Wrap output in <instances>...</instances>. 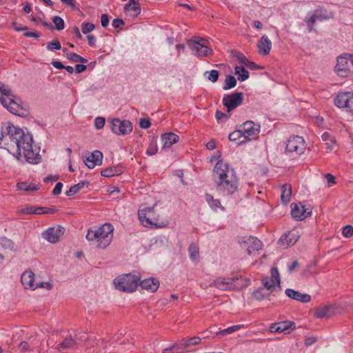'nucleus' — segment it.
<instances>
[{
    "label": "nucleus",
    "mask_w": 353,
    "mask_h": 353,
    "mask_svg": "<svg viewBox=\"0 0 353 353\" xmlns=\"http://www.w3.org/2000/svg\"><path fill=\"white\" fill-rule=\"evenodd\" d=\"M32 137L21 128L8 123L2 128L0 134V148H5L17 159L24 156L26 160L32 164H37L41 160L37 148H33Z\"/></svg>",
    "instance_id": "obj_1"
},
{
    "label": "nucleus",
    "mask_w": 353,
    "mask_h": 353,
    "mask_svg": "<svg viewBox=\"0 0 353 353\" xmlns=\"http://www.w3.org/2000/svg\"><path fill=\"white\" fill-rule=\"evenodd\" d=\"M212 179L217 192L223 196L232 195L238 190L239 180L234 170L222 160L216 163Z\"/></svg>",
    "instance_id": "obj_2"
},
{
    "label": "nucleus",
    "mask_w": 353,
    "mask_h": 353,
    "mask_svg": "<svg viewBox=\"0 0 353 353\" xmlns=\"http://www.w3.org/2000/svg\"><path fill=\"white\" fill-rule=\"evenodd\" d=\"M113 232V225L106 223L99 227L88 229L85 238L94 247L105 249L112 241Z\"/></svg>",
    "instance_id": "obj_3"
},
{
    "label": "nucleus",
    "mask_w": 353,
    "mask_h": 353,
    "mask_svg": "<svg viewBox=\"0 0 353 353\" xmlns=\"http://www.w3.org/2000/svg\"><path fill=\"white\" fill-rule=\"evenodd\" d=\"M17 97L13 94L11 89L6 85L0 82V102L10 113L19 115L22 107L17 101Z\"/></svg>",
    "instance_id": "obj_4"
},
{
    "label": "nucleus",
    "mask_w": 353,
    "mask_h": 353,
    "mask_svg": "<svg viewBox=\"0 0 353 353\" xmlns=\"http://www.w3.org/2000/svg\"><path fill=\"white\" fill-rule=\"evenodd\" d=\"M139 282V278L131 274L119 276L114 280L115 288L120 291L125 292L134 291L138 286Z\"/></svg>",
    "instance_id": "obj_5"
},
{
    "label": "nucleus",
    "mask_w": 353,
    "mask_h": 353,
    "mask_svg": "<svg viewBox=\"0 0 353 353\" xmlns=\"http://www.w3.org/2000/svg\"><path fill=\"white\" fill-rule=\"evenodd\" d=\"M335 72L342 77H349L353 75V56L345 54L337 59Z\"/></svg>",
    "instance_id": "obj_6"
},
{
    "label": "nucleus",
    "mask_w": 353,
    "mask_h": 353,
    "mask_svg": "<svg viewBox=\"0 0 353 353\" xmlns=\"http://www.w3.org/2000/svg\"><path fill=\"white\" fill-rule=\"evenodd\" d=\"M244 139L239 142V145H243L254 139L260 132L261 125L254 123L252 121H247L240 125Z\"/></svg>",
    "instance_id": "obj_7"
},
{
    "label": "nucleus",
    "mask_w": 353,
    "mask_h": 353,
    "mask_svg": "<svg viewBox=\"0 0 353 353\" xmlns=\"http://www.w3.org/2000/svg\"><path fill=\"white\" fill-rule=\"evenodd\" d=\"M305 149V141L302 137L293 135L287 141L285 151L288 153L301 155L304 153Z\"/></svg>",
    "instance_id": "obj_8"
},
{
    "label": "nucleus",
    "mask_w": 353,
    "mask_h": 353,
    "mask_svg": "<svg viewBox=\"0 0 353 353\" xmlns=\"http://www.w3.org/2000/svg\"><path fill=\"white\" fill-rule=\"evenodd\" d=\"M205 40L197 37V40L189 39L187 41L188 46L192 54L197 57H208L212 53V50L209 48L203 42Z\"/></svg>",
    "instance_id": "obj_9"
},
{
    "label": "nucleus",
    "mask_w": 353,
    "mask_h": 353,
    "mask_svg": "<svg viewBox=\"0 0 353 353\" xmlns=\"http://www.w3.org/2000/svg\"><path fill=\"white\" fill-rule=\"evenodd\" d=\"M154 206L147 207L143 206L139 209L138 212V216L140 222L145 227H149L155 225L157 227H162V225H158L155 216ZM167 223L164 224L163 226L166 225Z\"/></svg>",
    "instance_id": "obj_10"
},
{
    "label": "nucleus",
    "mask_w": 353,
    "mask_h": 353,
    "mask_svg": "<svg viewBox=\"0 0 353 353\" xmlns=\"http://www.w3.org/2000/svg\"><path fill=\"white\" fill-rule=\"evenodd\" d=\"M241 279L238 277H219L210 284L221 290H231L241 288Z\"/></svg>",
    "instance_id": "obj_11"
},
{
    "label": "nucleus",
    "mask_w": 353,
    "mask_h": 353,
    "mask_svg": "<svg viewBox=\"0 0 353 353\" xmlns=\"http://www.w3.org/2000/svg\"><path fill=\"white\" fill-rule=\"evenodd\" d=\"M111 130L117 135H126L132 132V123L129 120H121L119 118L112 119L110 121Z\"/></svg>",
    "instance_id": "obj_12"
},
{
    "label": "nucleus",
    "mask_w": 353,
    "mask_h": 353,
    "mask_svg": "<svg viewBox=\"0 0 353 353\" xmlns=\"http://www.w3.org/2000/svg\"><path fill=\"white\" fill-rule=\"evenodd\" d=\"M336 106L339 108H345L353 114V92H341L334 99Z\"/></svg>",
    "instance_id": "obj_13"
},
{
    "label": "nucleus",
    "mask_w": 353,
    "mask_h": 353,
    "mask_svg": "<svg viewBox=\"0 0 353 353\" xmlns=\"http://www.w3.org/2000/svg\"><path fill=\"white\" fill-rule=\"evenodd\" d=\"M262 283L263 288L270 292H273L276 290V288H281V279L279 270L276 268H272L271 269L270 276H264L262 279Z\"/></svg>",
    "instance_id": "obj_14"
},
{
    "label": "nucleus",
    "mask_w": 353,
    "mask_h": 353,
    "mask_svg": "<svg viewBox=\"0 0 353 353\" xmlns=\"http://www.w3.org/2000/svg\"><path fill=\"white\" fill-rule=\"evenodd\" d=\"M243 101V94L236 92L223 97L222 103L227 108V112H230L241 105Z\"/></svg>",
    "instance_id": "obj_15"
},
{
    "label": "nucleus",
    "mask_w": 353,
    "mask_h": 353,
    "mask_svg": "<svg viewBox=\"0 0 353 353\" xmlns=\"http://www.w3.org/2000/svg\"><path fill=\"white\" fill-rule=\"evenodd\" d=\"M64 228L60 225L47 229L41 234L42 237L51 243L58 242L64 234Z\"/></svg>",
    "instance_id": "obj_16"
},
{
    "label": "nucleus",
    "mask_w": 353,
    "mask_h": 353,
    "mask_svg": "<svg viewBox=\"0 0 353 353\" xmlns=\"http://www.w3.org/2000/svg\"><path fill=\"white\" fill-rule=\"evenodd\" d=\"M300 237L299 232L296 229H293L283 234L279 239L280 246L287 248L296 243Z\"/></svg>",
    "instance_id": "obj_17"
},
{
    "label": "nucleus",
    "mask_w": 353,
    "mask_h": 353,
    "mask_svg": "<svg viewBox=\"0 0 353 353\" xmlns=\"http://www.w3.org/2000/svg\"><path fill=\"white\" fill-rule=\"evenodd\" d=\"M291 208L292 217L297 221H301L306 219L312 213L310 208H307L301 203H292Z\"/></svg>",
    "instance_id": "obj_18"
},
{
    "label": "nucleus",
    "mask_w": 353,
    "mask_h": 353,
    "mask_svg": "<svg viewBox=\"0 0 353 353\" xmlns=\"http://www.w3.org/2000/svg\"><path fill=\"white\" fill-rule=\"evenodd\" d=\"M103 154L99 150H94L84 160L85 165L89 169H93L97 165L102 164Z\"/></svg>",
    "instance_id": "obj_19"
},
{
    "label": "nucleus",
    "mask_w": 353,
    "mask_h": 353,
    "mask_svg": "<svg viewBox=\"0 0 353 353\" xmlns=\"http://www.w3.org/2000/svg\"><path fill=\"white\" fill-rule=\"evenodd\" d=\"M21 282L26 289L34 290L37 286L34 283V274L31 270L25 271L21 276Z\"/></svg>",
    "instance_id": "obj_20"
},
{
    "label": "nucleus",
    "mask_w": 353,
    "mask_h": 353,
    "mask_svg": "<svg viewBox=\"0 0 353 353\" xmlns=\"http://www.w3.org/2000/svg\"><path fill=\"white\" fill-rule=\"evenodd\" d=\"M285 294L289 298L301 302L303 303H307L311 301V296L310 294H303L291 288L286 289L285 291Z\"/></svg>",
    "instance_id": "obj_21"
},
{
    "label": "nucleus",
    "mask_w": 353,
    "mask_h": 353,
    "mask_svg": "<svg viewBox=\"0 0 353 353\" xmlns=\"http://www.w3.org/2000/svg\"><path fill=\"white\" fill-rule=\"evenodd\" d=\"M244 243L248 244L247 251L249 254H251L254 251H258L262 248V242L256 237L249 236L245 238Z\"/></svg>",
    "instance_id": "obj_22"
},
{
    "label": "nucleus",
    "mask_w": 353,
    "mask_h": 353,
    "mask_svg": "<svg viewBox=\"0 0 353 353\" xmlns=\"http://www.w3.org/2000/svg\"><path fill=\"white\" fill-rule=\"evenodd\" d=\"M259 53L262 55H267L270 53L272 48V41L267 35L261 37L258 45Z\"/></svg>",
    "instance_id": "obj_23"
},
{
    "label": "nucleus",
    "mask_w": 353,
    "mask_h": 353,
    "mask_svg": "<svg viewBox=\"0 0 353 353\" xmlns=\"http://www.w3.org/2000/svg\"><path fill=\"white\" fill-rule=\"evenodd\" d=\"M140 286L150 292H156L159 287V282L154 278L144 279L140 282Z\"/></svg>",
    "instance_id": "obj_24"
},
{
    "label": "nucleus",
    "mask_w": 353,
    "mask_h": 353,
    "mask_svg": "<svg viewBox=\"0 0 353 353\" xmlns=\"http://www.w3.org/2000/svg\"><path fill=\"white\" fill-rule=\"evenodd\" d=\"M294 325V323L283 321L279 322L277 323H273L270 326V332H283L288 330L292 325Z\"/></svg>",
    "instance_id": "obj_25"
},
{
    "label": "nucleus",
    "mask_w": 353,
    "mask_h": 353,
    "mask_svg": "<svg viewBox=\"0 0 353 353\" xmlns=\"http://www.w3.org/2000/svg\"><path fill=\"white\" fill-rule=\"evenodd\" d=\"M139 0H130V2L125 5V12L132 11L133 13L130 15L138 16L141 13V7L139 3Z\"/></svg>",
    "instance_id": "obj_26"
},
{
    "label": "nucleus",
    "mask_w": 353,
    "mask_h": 353,
    "mask_svg": "<svg viewBox=\"0 0 353 353\" xmlns=\"http://www.w3.org/2000/svg\"><path fill=\"white\" fill-rule=\"evenodd\" d=\"M179 139L178 135L174 133L169 132L162 135L161 140L163 142V147H170L173 144L176 143Z\"/></svg>",
    "instance_id": "obj_27"
},
{
    "label": "nucleus",
    "mask_w": 353,
    "mask_h": 353,
    "mask_svg": "<svg viewBox=\"0 0 353 353\" xmlns=\"http://www.w3.org/2000/svg\"><path fill=\"white\" fill-rule=\"evenodd\" d=\"M334 308L332 305H325L318 308L316 311V316L318 318H327L333 315Z\"/></svg>",
    "instance_id": "obj_28"
},
{
    "label": "nucleus",
    "mask_w": 353,
    "mask_h": 353,
    "mask_svg": "<svg viewBox=\"0 0 353 353\" xmlns=\"http://www.w3.org/2000/svg\"><path fill=\"white\" fill-rule=\"evenodd\" d=\"M281 199L283 204L288 203L291 199L292 187L290 184L285 183L281 187Z\"/></svg>",
    "instance_id": "obj_29"
},
{
    "label": "nucleus",
    "mask_w": 353,
    "mask_h": 353,
    "mask_svg": "<svg viewBox=\"0 0 353 353\" xmlns=\"http://www.w3.org/2000/svg\"><path fill=\"white\" fill-rule=\"evenodd\" d=\"M76 341L71 336H68L64 339V340L58 343L56 346V349L61 351L62 350H67L73 348L76 345Z\"/></svg>",
    "instance_id": "obj_30"
},
{
    "label": "nucleus",
    "mask_w": 353,
    "mask_h": 353,
    "mask_svg": "<svg viewBox=\"0 0 353 353\" xmlns=\"http://www.w3.org/2000/svg\"><path fill=\"white\" fill-rule=\"evenodd\" d=\"M89 182L88 181H81L77 184H75L70 188V189L66 191L65 194L68 196H72L77 193H78L85 186H88Z\"/></svg>",
    "instance_id": "obj_31"
},
{
    "label": "nucleus",
    "mask_w": 353,
    "mask_h": 353,
    "mask_svg": "<svg viewBox=\"0 0 353 353\" xmlns=\"http://www.w3.org/2000/svg\"><path fill=\"white\" fill-rule=\"evenodd\" d=\"M123 172L121 167L108 168L101 171V174L105 177H111L113 176L119 175Z\"/></svg>",
    "instance_id": "obj_32"
},
{
    "label": "nucleus",
    "mask_w": 353,
    "mask_h": 353,
    "mask_svg": "<svg viewBox=\"0 0 353 353\" xmlns=\"http://www.w3.org/2000/svg\"><path fill=\"white\" fill-rule=\"evenodd\" d=\"M235 74L239 75L238 79L244 81L249 78V72L243 66H236L234 68Z\"/></svg>",
    "instance_id": "obj_33"
},
{
    "label": "nucleus",
    "mask_w": 353,
    "mask_h": 353,
    "mask_svg": "<svg viewBox=\"0 0 353 353\" xmlns=\"http://www.w3.org/2000/svg\"><path fill=\"white\" fill-rule=\"evenodd\" d=\"M228 138H229L230 141H231L232 142H235L236 143H237L239 145V142H240V141H241L242 139H244V136L242 133L241 128L239 127V128L238 130H234V132H231L229 134Z\"/></svg>",
    "instance_id": "obj_34"
},
{
    "label": "nucleus",
    "mask_w": 353,
    "mask_h": 353,
    "mask_svg": "<svg viewBox=\"0 0 353 353\" xmlns=\"http://www.w3.org/2000/svg\"><path fill=\"white\" fill-rule=\"evenodd\" d=\"M272 292L267 290V289L263 288H259L256 290H255L253 293L254 297L257 300H262L265 299L270 296Z\"/></svg>",
    "instance_id": "obj_35"
},
{
    "label": "nucleus",
    "mask_w": 353,
    "mask_h": 353,
    "mask_svg": "<svg viewBox=\"0 0 353 353\" xmlns=\"http://www.w3.org/2000/svg\"><path fill=\"white\" fill-rule=\"evenodd\" d=\"M200 341H201V339L198 336H194V337H192V338H190L188 339H183L181 340L180 345L183 348H188L192 345H196V344L199 343Z\"/></svg>",
    "instance_id": "obj_36"
},
{
    "label": "nucleus",
    "mask_w": 353,
    "mask_h": 353,
    "mask_svg": "<svg viewBox=\"0 0 353 353\" xmlns=\"http://www.w3.org/2000/svg\"><path fill=\"white\" fill-rule=\"evenodd\" d=\"M203 76L212 83H215L219 79V72L216 70H212L205 72Z\"/></svg>",
    "instance_id": "obj_37"
},
{
    "label": "nucleus",
    "mask_w": 353,
    "mask_h": 353,
    "mask_svg": "<svg viewBox=\"0 0 353 353\" xmlns=\"http://www.w3.org/2000/svg\"><path fill=\"white\" fill-rule=\"evenodd\" d=\"M188 253L190 260L192 261H196L199 256L198 246L194 243L190 244L188 248Z\"/></svg>",
    "instance_id": "obj_38"
},
{
    "label": "nucleus",
    "mask_w": 353,
    "mask_h": 353,
    "mask_svg": "<svg viewBox=\"0 0 353 353\" xmlns=\"http://www.w3.org/2000/svg\"><path fill=\"white\" fill-rule=\"evenodd\" d=\"M205 200L210 206V208H212L213 210H216L217 208L221 207V203L219 200L214 199V197L210 194H205Z\"/></svg>",
    "instance_id": "obj_39"
},
{
    "label": "nucleus",
    "mask_w": 353,
    "mask_h": 353,
    "mask_svg": "<svg viewBox=\"0 0 353 353\" xmlns=\"http://www.w3.org/2000/svg\"><path fill=\"white\" fill-rule=\"evenodd\" d=\"M236 85V79L233 76H227L225 80V84L223 87L224 90H228L234 88Z\"/></svg>",
    "instance_id": "obj_40"
},
{
    "label": "nucleus",
    "mask_w": 353,
    "mask_h": 353,
    "mask_svg": "<svg viewBox=\"0 0 353 353\" xmlns=\"http://www.w3.org/2000/svg\"><path fill=\"white\" fill-rule=\"evenodd\" d=\"M0 246H1L5 250H13L14 248V243L6 237L0 238Z\"/></svg>",
    "instance_id": "obj_41"
},
{
    "label": "nucleus",
    "mask_w": 353,
    "mask_h": 353,
    "mask_svg": "<svg viewBox=\"0 0 353 353\" xmlns=\"http://www.w3.org/2000/svg\"><path fill=\"white\" fill-rule=\"evenodd\" d=\"M242 327H243L242 325H233V326L230 327H228L227 329H224V330H221V331H219L218 332H216V335H223V336H225V335H227V334H232V333L234 332L236 330H239Z\"/></svg>",
    "instance_id": "obj_42"
},
{
    "label": "nucleus",
    "mask_w": 353,
    "mask_h": 353,
    "mask_svg": "<svg viewBox=\"0 0 353 353\" xmlns=\"http://www.w3.org/2000/svg\"><path fill=\"white\" fill-rule=\"evenodd\" d=\"M67 58L73 62H81L83 63H86L88 62V60L80 55L72 52L66 54Z\"/></svg>",
    "instance_id": "obj_43"
},
{
    "label": "nucleus",
    "mask_w": 353,
    "mask_h": 353,
    "mask_svg": "<svg viewBox=\"0 0 353 353\" xmlns=\"http://www.w3.org/2000/svg\"><path fill=\"white\" fill-rule=\"evenodd\" d=\"M17 187L19 190L30 191V190H37L38 188L33 184H30L26 182H20L18 183Z\"/></svg>",
    "instance_id": "obj_44"
},
{
    "label": "nucleus",
    "mask_w": 353,
    "mask_h": 353,
    "mask_svg": "<svg viewBox=\"0 0 353 353\" xmlns=\"http://www.w3.org/2000/svg\"><path fill=\"white\" fill-rule=\"evenodd\" d=\"M305 21L307 23L309 32H312L313 30V25L316 23V21H317V19L316 18L314 13L313 12L310 15L308 14L305 17Z\"/></svg>",
    "instance_id": "obj_45"
},
{
    "label": "nucleus",
    "mask_w": 353,
    "mask_h": 353,
    "mask_svg": "<svg viewBox=\"0 0 353 353\" xmlns=\"http://www.w3.org/2000/svg\"><path fill=\"white\" fill-rule=\"evenodd\" d=\"M52 22L54 24L55 28L57 30H61L64 29L65 23L63 19L59 16H55L52 18Z\"/></svg>",
    "instance_id": "obj_46"
},
{
    "label": "nucleus",
    "mask_w": 353,
    "mask_h": 353,
    "mask_svg": "<svg viewBox=\"0 0 353 353\" xmlns=\"http://www.w3.org/2000/svg\"><path fill=\"white\" fill-rule=\"evenodd\" d=\"M46 48L49 51H54V50H60L61 48V43L59 42V41L57 39H55L51 42L48 43Z\"/></svg>",
    "instance_id": "obj_47"
},
{
    "label": "nucleus",
    "mask_w": 353,
    "mask_h": 353,
    "mask_svg": "<svg viewBox=\"0 0 353 353\" xmlns=\"http://www.w3.org/2000/svg\"><path fill=\"white\" fill-rule=\"evenodd\" d=\"M95 28V26L92 23L83 22L81 25V31L83 34H88L92 32Z\"/></svg>",
    "instance_id": "obj_48"
},
{
    "label": "nucleus",
    "mask_w": 353,
    "mask_h": 353,
    "mask_svg": "<svg viewBox=\"0 0 353 353\" xmlns=\"http://www.w3.org/2000/svg\"><path fill=\"white\" fill-rule=\"evenodd\" d=\"M342 234L346 238L352 237L353 236V227L350 225L343 227Z\"/></svg>",
    "instance_id": "obj_49"
},
{
    "label": "nucleus",
    "mask_w": 353,
    "mask_h": 353,
    "mask_svg": "<svg viewBox=\"0 0 353 353\" xmlns=\"http://www.w3.org/2000/svg\"><path fill=\"white\" fill-rule=\"evenodd\" d=\"M157 151L158 148L157 143L155 142H152L147 149L146 154L148 155L151 156L155 154L157 152Z\"/></svg>",
    "instance_id": "obj_50"
},
{
    "label": "nucleus",
    "mask_w": 353,
    "mask_h": 353,
    "mask_svg": "<svg viewBox=\"0 0 353 353\" xmlns=\"http://www.w3.org/2000/svg\"><path fill=\"white\" fill-rule=\"evenodd\" d=\"M105 118L101 117H98L94 119V127L97 130L102 129L105 125Z\"/></svg>",
    "instance_id": "obj_51"
},
{
    "label": "nucleus",
    "mask_w": 353,
    "mask_h": 353,
    "mask_svg": "<svg viewBox=\"0 0 353 353\" xmlns=\"http://www.w3.org/2000/svg\"><path fill=\"white\" fill-rule=\"evenodd\" d=\"M234 57L239 61V63L244 65L246 63L248 60L246 57H245L241 52L234 51Z\"/></svg>",
    "instance_id": "obj_52"
},
{
    "label": "nucleus",
    "mask_w": 353,
    "mask_h": 353,
    "mask_svg": "<svg viewBox=\"0 0 353 353\" xmlns=\"http://www.w3.org/2000/svg\"><path fill=\"white\" fill-rule=\"evenodd\" d=\"M316 18L317 19V21H323L325 19H329V17L326 14L323 13L322 10H316L314 12Z\"/></svg>",
    "instance_id": "obj_53"
},
{
    "label": "nucleus",
    "mask_w": 353,
    "mask_h": 353,
    "mask_svg": "<svg viewBox=\"0 0 353 353\" xmlns=\"http://www.w3.org/2000/svg\"><path fill=\"white\" fill-rule=\"evenodd\" d=\"M139 125L143 129H148L150 127L151 123L148 118H141L139 120Z\"/></svg>",
    "instance_id": "obj_54"
},
{
    "label": "nucleus",
    "mask_w": 353,
    "mask_h": 353,
    "mask_svg": "<svg viewBox=\"0 0 353 353\" xmlns=\"http://www.w3.org/2000/svg\"><path fill=\"white\" fill-rule=\"evenodd\" d=\"M35 206L28 205L21 210V213L24 214H34Z\"/></svg>",
    "instance_id": "obj_55"
},
{
    "label": "nucleus",
    "mask_w": 353,
    "mask_h": 353,
    "mask_svg": "<svg viewBox=\"0 0 353 353\" xmlns=\"http://www.w3.org/2000/svg\"><path fill=\"white\" fill-rule=\"evenodd\" d=\"M37 288H41L47 290H51L52 288V284L50 282H38L35 283Z\"/></svg>",
    "instance_id": "obj_56"
},
{
    "label": "nucleus",
    "mask_w": 353,
    "mask_h": 353,
    "mask_svg": "<svg viewBox=\"0 0 353 353\" xmlns=\"http://www.w3.org/2000/svg\"><path fill=\"white\" fill-rule=\"evenodd\" d=\"M101 26L104 28L107 27L109 24V17L108 14H103L101 16Z\"/></svg>",
    "instance_id": "obj_57"
},
{
    "label": "nucleus",
    "mask_w": 353,
    "mask_h": 353,
    "mask_svg": "<svg viewBox=\"0 0 353 353\" xmlns=\"http://www.w3.org/2000/svg\"><path fill=\"white\" fill-rule=\"evenodd\" d=\"M63 184L61 182H58L52 190L54 195H59L61 192Z\"/></svg>",
    "instance_id": "obj_58"
},
{
    "label": "nucleus",
    "mask_w": 353,
    "mask_h": 353,
    "mask_svg": "<svg viewBox=\"0 0 353 353\" xmlns=\"http://www.w3.org/2000/svg\"><path fill=\"white\" fill-rule=\"evenodd\" d=\"M124 24V21L121 19H114L112 21V25L114 28H118Z\"/></svg>",
    "instance_id": "obj_59"
},
{
    "label": "nucleus",
    "mask_w": 353,
    "mask_h": 353,
    "mask_svg": "<svg viewBox=\"0 0 353 353\" xmlns=\"http://www.w3.org/2000/svg\"><path fill=\"white\" fill-rule=\"evenodd\" d=\"M216 119L218 121H220L222 119H228L229 116L221 111H216L215 114Z\"/></svg>",
    "instance_id": "obj_60"
},
{
    "label": "nucleus",
    "mask_w": 353,
    "mask_h": 353,
    "mask_svg": "<svg viewBox=\"0 0 353 353\" xmlns=\"http://www.w3.org/2000/svg\"><path fill=\"white\" fill-rule=\"evenodd\" d=\"M12 26L14 29L17 32H21L23 30H27L28 27L27 26H22L21 25H19L17 23L14 22L12 23Z\"/></svg>",
    "instance_id": "obj_61"
},
{
    "label": "nucleus",
    "mask_w": 353,
    "mask_h": 353,
    "mask_svg": "<svg viewBox=\"0 0 353 353\" xmlns=\"http://www.w3.org/2000/svg\"><path fill=\"white\" fill-rule=\"evenodd\" d=\"M87 68V66L84 64H77L75 66V71L77 73H81L84 72Z\"/></svg>",
    "instance_id": "obj_62"
},
{
    "label": "nucleus",
    "mask_w": 353,
    "mask_h": 353,
    "mask_svg": "<svg viewBox=\"0 0 353 353\" xmlns=\"http://www.w3.org/2000/svg\"><path fill=\"white\" fill-rule=\"evenodd\" d=\"M23 35L26 37H33V38H35V39H38L39 37V35L38 33L35 32H29V31H26L24 33H23Z\"/></svg>",
    "instance_id": "obj_63"
},
{
    "label": "nucleus",
    "mask_w": 353,
    "mask_h": 353,
    "mask_svg": "<svg viewBox=\"0 0 353 353\" xmlns=\"http://www.w3.org/2000/svg\"><path fill=\"white\" fill-rule=\"evenodd\" d=\"M325 177L328 184H334L336 183L335 177L334 175H332L331 174H325Z\"/></svg>",
    "instance_id": "obj_64"
}]
</instances>
